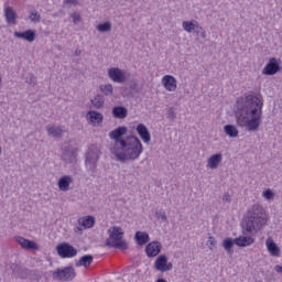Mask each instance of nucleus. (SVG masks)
<instances>
[{
	"instance_id": "nucleus-7",
	"label": "nucleus",
	"mask_w": 282,
	"mask_h": 282,
	"mask_svg": "<svg viewBox=\"0 0 282 282\" xmlns=\"http://www.w3.org/2000/svg\"><path fill=\"white\" fill-rule=\"evenodd\" d=\"M54 281L69 282L76 279V271L74 267H65L64 269H57L52 273Z\"/></svg>"
},
{
	"instance_id": "nucleus-36",
	"label": "nucleus",
	"mask_w": 282,
	"mask_h": 282,
	"mask_svg": "<svg viewBox=\"0 0 282 282\" xmlns=\"http://www.w3.org/2000/svg\"><path fill=\"white\" fill-rule=\"evenodd\" d=\"M194 32L197 34V36L206 39V30H204V28H202L199 24H196Z\"/></svg>"
},
{
	"instance_id": "nucleus-41",
	"label": "nucleus",
	"mask_w": 282,
	"mask_h": 282,
	"mask_svg": "<svg viewBox=\"0 0 282 282\" xmlns=\"http://www.w3.org/2000/svg\"><path fill=\"white\" fill-rule=\"evenodd\" d=\"M167 118H169L170 120H175L176 116H175V110H174L173 108H170V109L167 110Z\"/></svg>"
},
{
	"instance_id": "nucleus-3",
	"label": "nucleus",
	"mask_w": 282,
	"mask_h": 282,
	"mask_svg": "<svg viewBox=\"0 0 282 282\" xmlns=\"http://www.w3.org/2000/svg\"><path fill=\"white\" fill-rule=\"evenodd\" d=\"M245 224L247 232H259L268 224V214H265L263 206L252 205L245 216Z\"/></svg>"
},
{
	"instance_id": "nucleus-37",
	"label": "nucleus",
	"mask_w": 282,
	"mask_h": 282,
	"mask_svg": "<svg viewBox=\"0 0 282 282\" xmlns=\"http://www.w3.org/2000/svg\"><path fill=\"white\" fill-rule=\"evenodd\" d=\"M29 19L33 23H39V21H41V14H39V12H31Z\"/></svg>"
},
{
	"instance_id": "nucleus-43",
	"label": "nucleus",
	"mask_w": 282,
	"mask_h": 282,
	"mask_svg": "<svg viewBox=\"0 0 282 282\" xmlns=\"http://www.w3.org/2000/svg\"><path fill=\"white\" fill-rule=\"evenodd\" d=\"M169 270H173V263L172 262H166L165 263L163 272H169Z\"/></svg>"
},
{
	"instance_id": "nucleus-46",
	"label": "nucleus",
	"mask_w": 282,
	"mask_h": 282,
	"mask_svg": "<svg viewBox=\"0 0 282 282\" xmlns=\"http://www.w3.org/2000/svg\"><path fill=\"white\" fill-rule=\"evenodd\" d=\"M155 215H156V217H159V219H162V221H166V215L165 214L156 212Z\"/></svg>"
},
{
	"instance_id": "nucleus-47",
	"label": "nucleus",
	"mask_w": 282,
	"mask_h": 282,
	"mask_svg": "<svg viewBox=\"0 0 282 282\" xmlns=\"http://www.w3.org/2000/svg\"><path fill=\"white\" fill-rule=\"evenodd\" d=\"M74 54H75V56H80L83 54V51L76 50Z\"/></svg>"
},
{
	"instance_id": "nucleus-10",
	"label": "nucleus",
	"mask_w": 282,
	"mask_h": 282,
	"mask_svg": "<svg viewBox=\"0 0 282 282\" xmlns=\"http://www.w3.org/2000/svg\"><path fill=\"white\" fill-rule=\"evenodd\" d=\"M13 36H15V39H22V41H28V43H34V41H36V31L32 29L24 32L15 31Z\"/></svg>"
},
{
	"instance_id": "nucleus-30",
	"label": "nucleus",
	"mask_w": 282,
	"mask_h": 282,
	"mask_svg": "<svg viewBox=\"0 0 282 282\" xmlns=\"http://www.w3.org/2000/svg\"><path fill=\"white\" fill-rule=\"evenodd\" d=\"M88 120L89 122H97V124H100V122H102L104 117L102 113L98 112V111H89L88 112Z\"/></svg>"
},
{
	"instance_id": "nucleus-33",
	"label": "nucleus",
	"mask_w": 282,
	"mask_h": 282,
	"mask_svg": "<svg viewBox=\"0 0 282 282\" xmlns=\"http://www.w3.org/2000/svg\"><path fill=\"white\" fill-rule=\"evenodd\" d=\"M182 25L185 32H193L197 24L193 23V21H183Z\"/></svg>"
},
{
	"instance_id": "nucleus-24",
	"label": "nucleus",
	"mask_w": 282,
	"mask_h": 282,
	"mask_svg": "<svg viewBox=\"0 0 282 282\" xmlns=\"http://www.w3.org/2000/svg\"><path fill=\"white\" fill-rule=\"evenodd\" d=\"M134 239L138 246H147V243L151 241V238L144 231H137L134 235Z\"/></svg>"
},
{
	"instance_id": "nucleus-48",
	"label": "nucleus",
	"mask_w": 282,
	"mask_h": 282,
	"mask_svg": "<svg viewBox=\"0 0 282 282\" xmlns=\"http://www.w3.org/2000/svg\"><path fill=\"white\" fill-rule=\"evenodd\" d=\"M156 282H167V281L164 279H159V280H156Z\"/></svg>"
},
{
	"instance_id": "nucleus-4",
	"label": "nucleus",
	"mask_w": 282,
	"mask_h": 282,
	"mask_svg": "<svg viewBox=\"0 0 282 282\" xmlns=\"http://www.w3.org/2000/svg\"><path fill=\"white\" fill-rule=\"evenodd\" d=\"M109 237L106 239L107 248H117V250H129V243L124 240L122 227L112 226L108 229Z\"/></svg>"
},
{
	"instance_id": "nucleus-26",
	"label": "nucleus",
	"mask_w": 282,
	"mask_h": 282,
	"mask_svg": "<svg viewBox=\"0 0 282 282\" xmlns=\"http://www.w3.org/2000/svg\"><path fill=\"white\" fill-rule=\"evenodd\" d=\"M91 263H94V256L85 254L79 259V261L76 262V267L89 268Z\"/></svg>"
},
{
	"instance_id": "nucleus-21",
	"label": "nucleus",
	"mask_w": 282,
	"mask_h": 282,
	"mask_svg": "<svg viewBox=\"0 0 282 282\" xmlns=\"http://www.w3.org/2000/svg\"><path fill=\"white\" fill-rule=\"evenodd\" d=\"M4 19L10 25H17V11L12 7H7L4 9Z\"/></svg>"
},
{
	"instance_id": "nucleus-2",
	"label": "nucleus",
	"mask_w": 282,
	"mask_h": 282,
	"mask_svg": "<svg viewBox=\"0 0 282 282\" xmlns=\"http://www.w3.org/2000/svg\"><path fill=\"white\" fill-rule=\"evenodd\" d=\"M144 148L142 147V141L135 135H127V140L121 143V145L113 151L116 159L118 162H135Z\"/></svg>"
},
{
	"instance_id": "nucleus-20",
	"label": "nucleus",
	"mask_w": 282,
	"mask_h": 282,
	"mask_svg": "<svg viewBox=\"0 0 282 282\" xmlns=\"http://www.w3.org/2000/svg\"><path fill=\"white\" fill-rule=\"evenodd\" d=\"M268 251L272 257H281V248L276 246V242L272 238H268L265 241Z\"/></svg>"
},
{
	"instance_id": "nucleus-9",
	"label": "nucleus",
	"mask_w": 282,
	"mask_h": 282,
	"mask_svg": "<svg viewBox=\"0 0 282 282\" xmlns=\"http://www.w3.org/2000/svg\"><path fill=\"white\" fill-rule=\"evenodd\" d=\"M279 72H281L279 61L276 57H271L264 66L262 74H264V76H274V74H279Z\"/></svg>"
},
{
	"instance_id": "nucleus-18",
	"label": "nucleus",
	"mask_w": 282,
	"mask_h": 282,
	"mask_svg": "<svg viewBox=\"0 0 282 282\" xmlns=\"http://www.w3.org/2000/svg\"><path fill=\"white\" fill-rule=\"evenodd\" d=\"M70 184H74V177H72L70 175H64L57 182L59 191H63L64 193H67V191H69Z\"/></svg>"
},
{
	"instance_id": "nucleus-5",
	"label": "nucleus",
	"mask_w": 282,
	"mask_h": 282,
	"mask_svg": "<svg viewBox=\"0 0 282 282\" xmlns=\"http://www.w3.org/2000/svg\"><path fill=\"white\" fill-rule=\"evenodd\" d=\"M99 160L100 149L97 145H90L86 154V167L90 173H96Z\"/></svg>"
},
{
	"instance_id": "nucleus-32",
	"label": "nucleus",
	"mask_w": 282,
	"mask_h": 282,
	"mask_svg": "<svg viewBox=\"0 0 282 282\" xmlns=\"http://www.w3.org/2000/svg\"><path fill=\"white\" fill-rule=\"evenodd\" d=\"M90 102L95 109H102V107H105V99L102 98V95H96Z\"/></svg>"
},
{
	"instance_id": "nucleus-45",
	"label": "nucleus",
	"mask_w": 282,
	"mask_h": 282,
	"mask_svg": "<svg viewBox=\"0 0 282 282\" xmlns=\"http://www.w3.org/2000/svg\"><path fill=\"white\" fill-rule=\"evenodd\" d=\"M223 202H227L229 204V202H232V197L230 196V194H225L223 196Z\"/></svg>"
},
{
	"instance_id": "nucleus-38",
	"label": "nucleus",
	"mask_w": 282,
	"mask_h": 282,
	"mask_svg": "<svg viewBox=\"0 0 282 282\" xmlns=\"http://www.w3.org/2000/svg\"><path fill=\"white\" fill-rule=\"evenodd\" d=\"M206 246H208L209 250H213V248L217 246V240L215 239V237L209 236L207 239Z\"/></svg>"
},
{
	"instance_id": "nucleus-40",
	"label": "nucleus",
	"mask_w": 282,
	"mask_h": 282,
	"mask_svg": "<svg viewBox=\"0 0 282 282\" xmlns=\"http://www.w3.org/2000/svg\"><path fill=\"white\" fill-rule=\"evenodd\" d=\"M263 197H265V199H272V197H274V194L272 193V189H267L263 192Z\"/></svg>"
},
{
	"instance_id": "nucleus-1",
	"label": "nucleus",
	"mask_w": 282,
	"mask_h": 282,
	"mask_svg": "<svg viewBox=\"0 0 282 282\" xmlns=\"http://www.w3.org/2000/svg\"><path fill=\"white\" fill-rule=\"evenodd\" d=\"M236 120L247 131H259L263 118V101L254 95L241 97L236 104Z\"/></svg>"
},
{
	"instance_id": "nucleus-28",
	"label": "nucleus",
	"mask_w": 282,
	"mask_h": 282,
	"mask_svg": "<svg viewBox=\"0 0 282 282\" xmlns=\"http://www.w3.org/2000/svg\"><path fill=\"white\" fill-rule=\"evenodd\" d=\"M95 224L96 218H94V216H87L85 218L79 219V225L83 226V228H94Z\"/></svg>"
},
{
	"instance_id": "nucleus-22",
	"label": "nucleus",
	"mask_w": 282,
	"mask_h": 282,
	"mask_svg": "<svg viewBox=\"0 0 282 282\" xmlns=\"http://www.w3.org/2000/svg\"><path fill=\"white\" fill-rule=\"evenodd\" d=\"M112 116L113 118H118V120H124L129 116V110L124 106H117L112 109Z\"/></svg>"
},
{
	"instance_id": "nucleus-15",
	"label": "nucleus",
	"mask_w": 282,
	"mask_h": 282,
	"mask_svg": "<svg viewBox=\"0 0 282 282\" xmlns=\"http://www.w3.org/2000/svg\"><path fill=\"white\" fill-rule=\"evenodd\" d=\"M10 269L12 270V274H18V279L25 280L28 276H30V270L17 263H12Z\"/></svg>"
},
{
	"instance_id": "nucleus-25",
	"label": "nucleus",
	"mask_w": 282,
	"mask_h": 282,
	"mask_svg": "<svg viewBox=\"0 0 282 282\" xmlns=\"http://www.w3.org/2000/svg\"><path fill=\"white\" fill-rule=\"evenodd\" d=\"M166 263H169V258L165 254L159 256L154 262L155 270L159 272H164Z\"/></svg>"
},
{
	"instance_id": "nucleus-16",
	"label": "nucleus",
	"mask_w": 282,
	"mask_h": 282,
	"mask_svg": "<svg viewBox=\"0 0 282 282\" xmlns=\"http://www.w3.org/2000/svg\"><path fill=\"white\" fill-rule=\"evenodd\" d=\"M108 76L110 79L113 80V83H124L126 77L124 73H122V69L116 67V68H110L108 70Z\"/></svg>"
},
{
	"instance_id": "nucleus-42",
	"label": "nucleus",
	"mask_w": 282,
	"mask_h": 282,
	"mask_svg": "<svg viewBox=\"0 0 282 282\" xmlns=\"http://www.w3.org/2000/svg\"><path fill=\"white\" fill-rule=\"evenodd\" d=\"M72 19H73V22H74V23H78V21H80V14L77 13V12H74V13L72 14Z\"/></svg>"
},
{
	"instance_id": "nucleus-35",
	"label": "nucleus",
	"mask_w": 282,
	"mask_h": 282,
	"mask_svg": "<svg viewBox=\"0 0 282 282\" xmlns=\"http://www.w3.org/2000/svg\"><path fill=\"white\" fill-rule=\"evenodd\" d=\"M100 90L105 96H112L113 95V86L111 84H107L100 87Z\"/></svg>"
},
{
	"instance_id": "nucleus-11",
	"label": "nucleus",
	"mask_w": 282,
	"mask_h": 282,
	"mask_svg": "<svg viewBox=\"0 0 282 282\" xmlns=\"http://www.w3.org/2000/svg\"><path fill=\"white\" fill-rule=\"evenodd\" d=\"M162 85L166 91H176L177 79H175L172 75H165L162 78Z\"/></svg>"
},
{
	"instance_id": "nucleus-31",
	"label": "nucleus",
	"mask_w": 282,
	"mask_h": 282,
	"mask_svg": "<svg viewBox=\"0 0 282 282\" xmlns=\"http://www.w3.org/2000/svg\"><path fill=\"white\" fill-rule=\"evenodd\" d=\"M224 131L229 138H237L239 135V130L232 124H226Z\"/></svg>"
},
{
	"instance_id": "nucleus-27",
	"label": "nucleus",
	"mask_w": 282,
	"mask_h": 282,
	"mask_svg": "<svg viewBox=\"0 0 282 282\" xmlns=\"http://www.w3.org/2000/svg\"><path fill=\"white\" fill-rule=\"evenodd\" d=\"M46 131L52 138H61L63 135V128L61 126H46Z\"/></svg>"
},
{
	"instance_id": "nucleus-44",
	"label": "nucleus",
	"mask_w": 282,
	"mask_h": 282,
	"mask_svg": "<svg viewBox=\"0 0 282 282\" xmlns=\"http://www.w3.org/2000/svg\"><path fill=\"white\" fill-rule=\"evenodd\" d=\"M64 3H66V6H78V0H64Z\"/></svg>"
},
{
	"instance_id": "nucleus-19",
	"label": "nucleus",
	"mask_w": 282,
	"mask_h": 282,
	"mask_svg": "<svg viewBox=\"0 0 282 282\" xmlns=\"http://www.w3.org/2000/svg\"><path fill=\"white\" fill-rule=\"evenodd\" d=\"M224 155L221 153H216L209 156L207 160V169H219V164H221Z\"/></svg>"
},
{
	"instance_id": "nucleus-23",
	"label": "nucleus",
	"mask_w": 282,
	"mask_h": 282,
	"mask_svg": "<svg viewBox=\"0 0 282 282\" xmlns=\"http://www.w3.org/2000/svg\"><path fill=\"white\" fill-rule=\"evenodd\" d=\"M235 242H236V246H238L239 248H246L254 243V238L248 237V236L247 237L240 236L238 238H235Z\"/></svg>"
},
{
	"instance_id": "nucleus-14",
	"label": "nucleus",
	"mask_w": 282,
	"mask_h": 282,
	"mask_svg": "<svg viewBox=\"0 0 282 282\" xmlns=\"http://www.w3.org/2000/svg\"><path fill=\"white\" fill-rule=\"evenodd\" d=\"M137 133L140 135L141 140H143L145 144L151 143V132H149V128H147L144 123H139L137 126Z\"/></svg>"
},
{
	"instance_id": "nucleus-50",
	"label": "nucleus",
	"mask_w": 282,
	"mask_h": 282,
	"mask_svg": "<svg viewBox=\"0 0 282 282\" xmlns=\"http://www.w3.org/2000/svg\"><path fill=\"white\" fill-rule=\"evenodd\" d=\"M1 153H2V149H1V147H0V155H1Z\"/></svg>"
},
{
	"instance_id": "nucleus-34",
	"label": "nucleus",
	"mask_w": 282,
	"mask_h": 282,
	"mask_svg": "<svg viewBox=\"0 0 282 282\" xmlns=\"http://www.w3.org/2000/svg\"><path fill=\"white\" fill-rule=\"evenodd\" d=\"M98 32H111V22H104L97 25Z\"/></svg>"
},
{
	"instance_id": "nucleus-6",
	"label": "nucleus",
	"mask_w": 282,
	"mask_h": 282,
	"mask_svg": "<svg viewBox=\"0 0 282 282\" xmlns=\"http://www.w3.org/2000/svg\"><path fill=\"white\" fill-rule=\"evenodd\" d=\"M129 129L127 126H120L117 129L109 132L110 140H113L112 153L127 140V132Z\"/></svg>"
},
{
	"instance_id": "nucleus-8",
	"label": "nucleus",
	"mask_w": 282,
	"mask_h": 282,
	"mask_svg": "<svg viewBox=\"0 0 282 282\" xmlns=\"http://www.w3.org/2000/svg\"><path fill=\"white\" fill-rule=\"evenodd\" d=\"M57 254L62 259H73V257H76L78 254V250L74 248L69 242H62L57 245L56 247Z\"/></svg>"
},
{
	"instance_id": "nucleus-13",
	"label": "nucleus",
	"mask_w": 282,
	"mask_h": 282,
	"mask_svg": "<svg viewBox=\"0 0 282 282\" xmlns=\"http://www.w3.org/2000/svg\"><path fill=\"white\" fill-rule=\"evenodd\" d=\"M162 251V243L159 241H153L147 245L145 253L148 257H158Z\"/></svg>"
},
{
	"instance_id": "nucleus-29",
	"label": "nucleus",
	"mask_w": 282,
	"mask_h": 282,
	"mask_svg": "<svg viewBox=\"0 0 282 282\" xmlns=\"http://www.w3.org/2000/svg\"><path fill=\"white\" fill-rule=\"evenodd\" d=\"M237 246V242L232 238H226L223 240V248L228 252L229 254H232V248Z\"/></svg>"
},
{
	"instance_id": "nucleus-39",
	"label": "nucleus",
	"mask_w": 282,
	"mask_h": 282,
	"mask_svg": "<svg viewBox=\"0 0 282 282\" xmlns=\"http://www.w3.org/2000/svg\"><path fill=\"white\" fill-rule=\"evenodd\" d=\"M26 83L29 85H36V76L34 74H29V76L26 77Z\"/></svg>"
},
{
	"instance_id": "nucleus-17",
	"label": "nucleus",
	"mask_w": 282,
	"mask_h": 282,
	"mask_svg": "<svg viewBox=\"0 0 282 282\" xmlns=\"http://www.w3.org/2000/svg\"><path fill=\"white\" fill-rule=\"evenodd\" d=\"M78 154L74 150L66 149L62 153V160L66 162V164H76Z\"/></svg>"
},
{
	"instance_id": "nucleus-49",
	"label": "nucleus",
	"mask_w": 282,
	"mask_h": 282,
	"mask_svg": "<svg viewBox=\"0 0 282 282\" xmlns=\"http://www.w3.org/2000/svg\"><path fill=\"white\" fill-rule=\"evenodd\" d=\"M131 89H135V85L131 86Z\"/></svg>"
},
{
	"instance_id": "nucleus-12",
	"label": "nucleus",
	"mask_w": 282,
	"mask_h": 282,
	"mask_svg": "<svg viewBox=\"0 0 282 282\" xmlns=\"http://www.w3.org/2000/svg\"><path fill=\"white\" fill-rule=\"evenodd\" d=\"M15 241H18L19 246H21V248H24V250H39L40 248L34 240H29L21 236H18L15 238Z\"/></svg>"
}]
</instances>
